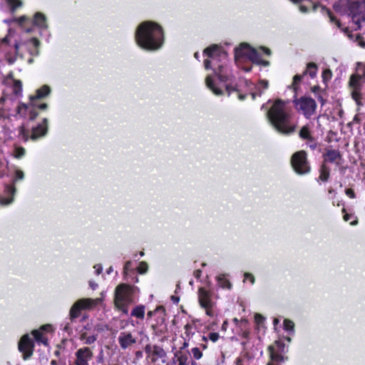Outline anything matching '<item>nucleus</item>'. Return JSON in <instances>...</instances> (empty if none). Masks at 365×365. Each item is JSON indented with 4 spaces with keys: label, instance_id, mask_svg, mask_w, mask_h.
<instances>
[{
    "label": "nucleus",
    "instance_id": "f257e3e1",
    "mask_svg": "<svg viewBox=\"0 0 365 365\" xmlns=\"http://www.w3.org/2000/svg\"><path fill=\"white\" fill-rule=\"evenodd\" d=\"M135 41L142 48L149 51L159 49L163 42V31L161 26L153 21L140 24L135 32Z\"/></svg>",
    "mask_w": 365,
    "mask_h": 365
},
{
    "label": "nucleus",
    "instance_id": "f03ea898",
    "mask_svg": "<svg viewBox=\"0 0 365 365\" xmlns=\"http://www.w3.org/2000/svg\"><path fill=\"white\" fill-rule=\"evenodd\" d=\"M285 102L277 100L267 113V118L273 127L280 133L289 135L295 130L296 125L292 123Z\"/></svg>",
    "mask_w": 365,
    "mask_h": 365
},
{
    "label": "nucleus",
    "instance_id": "7ed1b4c3",
    "mask_svg": "<svg viewBox=\"0 0 365 365\" xmlns=\"http://www.w3.org/2000/svg\"><path fill=\"white\" fill-rule=\"evenodd\" d=\"M235 56L236 59L245 56L252 62L264 66L269 65V62L268 61H264L261 58V54L259 50L251 47L246 43H241L239 47L235 48Z\"/></svg>",
    "mask_w": 365,
    "mask_h": 365
},
{
    "label": "nucleus",
    "instance_id": "20e7f679",
    "mask_svg": "<svg viewBox=\"0 0 365 365\" xmlns=\"http://www.w3.org/2000/svg\"><path fill=\"white\" fill-rule=\"evenodd\" d=\"M347 7L352 21L360 28L361 21H365V0H349Z\"/></svg>",
    "mask_w": 365,
    "mask_h": 365
},
{
    "label": "nucleus",
    "instance_id": "39448f33",
    "mask_svg": "<svg viewBox=\"0 0 365 365\" xmlns=\"http://www.w3.org/2000/svg\"><path fill=\"white\" fill-rule=\"evenodd\" d=\"M291 164L294 171L299 175H304L310 171L307 153L304 150L296 152L292 155Z\"/></svg>",
    "mask_w": 365,
    "mask_h": 365
},
{
    "label": "nucleus",
    "instance_id": "423d86ee",
    "mask_svg": "<svg viewBox=\"0 0 365 365\" xmlns=\"http://www.w3.org/2000/svg\"><path fill=\"white\" fill-rule=\"evenodd\" d=\"M296 109L302 112L303 115L307 118H310L315 113L317 103L315 101L307 96H303L299 98H296L294 101Z\"/></svg>",
    "mask_w": 365,
    "mask_h": 365
},
{
    "label": "nucleus",
    "instance_id": "0eeeda50",
    "mask_svg": "<svg viewBox=\"0 0 365 365\" xmlns=\"http://www.w3.org/2000/svg\"><path fill=\"white\" fill-rule=\"evenodd\" d=\"M138 289L127 284H120L115 288V303H132L133 295Z\"/></svg>",
    "mask_w": 365,
    "mask_h": 365
},
{
    "label": "nucleus",
    "instance_id": "6e6552de",
    "mask_svg": "<svg viewBox=\"0 0 365 365\" xmlns=\"http://www.w3.org/2000/svg\"><path fill=\"white\" fill-rule=\"evenodd\" d=\"M318 66L315 63L311 62L307 65L306 70L302 75H295L293 78V82L289 86L290 89H293L294 91L300 89L299 85L301 83L304 75H309L310 77L314 78L316 76Z\"/></svg>",
    "mask_w": 365,
    "mask_h": 365
},
{
    "label": "nucleus",
    "instance_id": "1a4fd4ad",
    "mask_svg": "<svg viewBox=\"0 0 365 365\" xmlns=\"http://www.w3.org/2000/svg\"><path fill=\"white\" fill-rule=\"evenodd\" d=\"M93 300L91 299H81L76 301L70 309V319L73 321L79 317L82 309H88L93 306Z\"/></svg>",
    "mask_w": 365,
    "mask_h": 365
},
{
    "label": "nucleus",
    "instance_id": "9d476101",
    "mask_svg": "<svg viewBox=\"0 0 365 365\" xmlns=\"http://www.w3.org/2000/svg\"><path fill=\"white\" fill-rule=\"evenodd\" d=\"M34 343L28 334H24L19 342V350L23 353L24 359H28L33 354Z\"/></svg>",
    "mask_w": 365,
    "mask_h": 365
},
{
    "label": "nucleus",
    "instance_id": "9b49d317",
    "mask_svg": "<svg viewBox=\"0 0 365 365\" xmlns=\"http://www.w3.org/2000/svg\"><path fill=\"white\" fill-rule=\"evenodd\" d=\"M76 365H88V361L93 358V352L89 347L79 349L75 354Z\"/></svg>",
    "mask_w": 365,
    "mask_h": 365
},
{
    "label": "nucleus",
    "instance_id": "f8f14e48",
    "mask_svg": "<svg viewBox=\"0 0 365 365\" xmlns=\"http://www.w3.org/2000/svg\"><path fill=\"white\" fill-rule=\"evenodd\" d=\"M48 132V119L43 118L41 123L38 124L32 128L31 138L36 140L39 137L46 135Z\"/></svg>",
    "mask_w": 365,
    "mask_h": 365
},
{
    "label": "nucleus",
    "instance_id": "ddd939ff",
    "mask_svg": "<svg viewBox=\"0 0 365 365\" xmlns=\"http://www.w3.org/2000/svg\"><path fill=\"white\" fill-rule=\"evenodd\" d=\"M199 302L203 308H211L212 302L210 300V294L209 292L203 287H200L198 290Z\"/></svg>",
    "mask_w": 365,
    "mask_h": 365
},
{
    "label": "nucleus",
    "instance_id": "4468645a",
    "mask_svg": "<svg viewBox=\"0 0 365 365\" xmlns=\"http://www.w3.org/2000/svg\"><path fill=\"white\" fill-rule=\"evenodd\" d=\"M118 341L123 349H127L129 346L135 344L136 340L133 337L130 333L123 332L118 337Z\"/></svg>",
    "mask_w": 365,
    "mask_h": 365
},
{
    "label": "nucleus",
    "instance_id": "2eb2a0df",
    "mask_svg": "<svg viewBox=\"0 0 365 365\" xmlns=\"http://www.w3.org/2000/svg\"><path fill=\"white\" fill-rule=\"evenodd\" d=\"M190 356L189 351L179 350L175 353V357L178 359L179 365H188L187 359Z\"/></svg>",
    "mask_w": 365,
    "mask_h": 365
},
{
    "label": "nucleus",
    "instance_id": "dca6fc26",
    "mask_svg": "<svg viewBox=\"0 0 365 365\" xmlns=\"http://www.w3.org/2000/svg\"><path fill=\"white\" fill-rule=\"evenodd\" d=\"M166 356V353L164 349L157 345L153 346V354L151 357V362L155 363L158 358H163Z\"/></svg>",
    "mask_w": 365,
    "mask_h": 365
},
{
    "label": "nucleus",
    "instance_id": "f3484780",
    "mask_svg": "<svg viewBox=\"0 0 365 365\" xmlns=\"http://www.w3.org/2000/svg\"><path fill=\"white\" fill-rule=\"evenodd\" d=\"M268 351L269 352L270 358L273 361L275 362H283L285 361L287 357H284L281 354L282 353H277L275 351V349L273 346H269L268 347Z\"/></svg>",
    "mask_w": 365,
    "mask_h": 365
},
{
    "label": "nucleus",
    "instance_id": "a211bd4d",
    "mask_svg": "<svg viewBox=\"0 0 365 365\" xmlns=\"http://www.w3.org/2000/svg\"><path fill=\"white\" fill-rule=\"evenodd\" d=\"M34 23L35 25L41 28H47L46 18L44 14L41 12H37L34 16Z\"/></svg>",
    "mask_w": 365,
    "mask_h": 365
},
{
    "label": "nucleus",
    "instance_id": "6ab92c4d",
    "mask_svg": "<svg viewBox=\"0 0 365 365\" xmlns=\"http://www.w3.org/2000/svg\"><path fill=\"white\" fill-rule=\"evenodd\" d=\"M326 160L330 163H334L337 159H341V155L339 150H328L324 154Z\"/></svg>",
    "mask_w": 365,
    "mask_h": 365
},
{
    "label": "nucleus",
    "instance_id": "aec40b11",
    "mask_svg": "<svg viewBox=\"0 0 365 365\" xmlns=\"http://www.w3.org/2000/svg\"><path fill=\"white\" fill-rule=\"evenodd\" d=\"M48 94L49 93H36V95L35 96H30L29 100L31 101V107L38 108V106L40 104L38 103V101L46 98Z\"/></svg>",
    "mask_w": 365,
    "mask_h": 365
},
{
    "label": "nucleus",
    "instance_id": "412c9836",
    "mask_svg": "<svg viewBox=\"0 0 365 365\" xmlns=\"http://www.w3.org/2000/svg\"><path fill=\"white\" fill-rule=\"evenodd\" d=\"M145 315V307L143 305H138L135 307L131 312V316L135 317L138 319H143Z\"/></svg>",
    "mask_w": 365,
    "mask_h": 365
},
{
    "label": "nucleus",
    "instance_id": "4be33fe9",
    "mask_svg": "<svg viewBox=\"0 0 365 365\" xmlns=\"http://www.w3.org/2000/svg\"><path fill=\"white\" fill-rule=\"evenodd\" d=\"M32 334L34 335V336L37 342L42 343L46 346L48 345L47 338L44 337L38 330H34L32 331Z\"/></svg>",
    "mask_w": 365,
    "mask_h": 365
},
{
    "label": "nucleus",
    "instance_id": "5701e85b",
    "mask_svg": "<svg viewBox=\"0 0 365 365\" xmlns=\"http://www.w3.org/2000/svg\"><path fill=\"white\" fill-rule=\"evenodd\" d=\"M31 107V102L29 103H20L16 108V112L21 116L25 117L26 110L29 109Z\"/></svg>",
    "mask_w": 365,
    "mask_h": 365
},
{
    "label": "nucleus",
    "instance_id": "b1692460",
    "mask_svg": "<svg viewBox=\"0 0 365 365\" xmlns=\"http://www.w3.org/2000/svg\"><path fill=\"white\" fill-rule=\"evenodd\" d=\"M320 176L319 179L323 182H326L328 180L329 178V169L325 165H322L320 169Z\"/></svg>",
    "mask_w": 365,
    "mask_h": 365
},
{
    "label": "nucleus",
    "instance_id": "393cba45",
    "mask_svg": "<svg viewBox=\"0 0 365 365\" xmlns=\"http://www.w3.org/2000/svg\"><path fill=\"white\" fill-rule=\"evenodd\" d=\"M218 51V46L217 45H213L212 46L207 47L204 50V53L207 55L208 57L214 58L215 57V53Z\"/></svg>",
    "mask_w": 365,
    "mask_h": 365
},
{
    "label": "nucleus",
    "instance_id": "a878e982",
    "mask_svg": "<svg viewBox=\"0 0 365 365\" xmlns=\"http://www.w3.org/2000/svg\"><path fill=\"white\" fill-rule=\"evenodd\" d=\"M215 74L221 81H225L227 80V76L225 73L222 65L218 66L217 69L215 71Z\"/></svg>",
    "mask_w": 365,
    "mask_h": 365
},
{
    "label": "nucleus",
    "instance_id": "bb28decb",
    "mask_svg": "<svg viewBox=\"0 0 365 365\" xmlns=\"http://www.w3.org/2000/svg\"><path fill=\"white\" fill-rule=\"evenodd\" d=\"M217 279L221 287L231 289V283L227 279H225L223 275L218 276Z\"/></svg>",
    "mask_w": 365,
    "mask_h": 365
},
{
    "label": "nucleus",
    "instance_id": "cd10ccee",
    "mask_svg": "<svg viewBox=\"0 0 365 365\" xmlns=\"http://www.w3.org/2000/svg\"><path fill=\"white\" fill-rule=\"evenodd\" d=\"M205 83H206L207 88L209 89L212 90V91H215V92L222 91L220 88H217L215 87L214 81L211 76H209L206 78Z\"/></svg>",
    "mask_w": 365,
    "mask_h": 365
},
{
    "label": "nucleus",
    "instance_id": "c85d7f7f",
    "mask_svg": "<svg viewBox=\"0 0 365 365\" xmlns=\"http://www.w3.org/2000/svg\"><path fill=\"white\" fill-rule=\"evenodd\" d=\"M361 80V77L359 76H352L351 77L349 81V86L354 90H356L359 88L358 84L359 81Z\"/></svg>",
    "mask_w": 365,
    "mask_h": 365
},
{
    "label": "nucleus",
    "instance_id": "c756f323",
    "mask_svg": "<svg viewBox=\"0 0 365 365\" xmlns=\"http://www.w3.org/2000/svg\"><path fill=\"white\" fill-rule=\"evenodd\" d=\"M299 136L303 139L312 140L309 130L307 127L304 126L299 131Z\"/></svg>",
    "mask_w": 365,
    "mask_h": 365
},
{
    "label": "nucleus",
    "instance_id": "7c9ffc66",
    "mask_svg": "<svg viewBox=\"0 0 365 365\" xmlns=\"http://www.w3.org/2000/svg\"><path fill=\"white\" fill-rule=\"evenodd\" d=\"M284 329L286 331H293L294 329V324L289 319H284Z\"/></svg>",
    "mask_w": 365,
    "mask_h": 365
},
{
    "label": "nucleus",
    "instance_id": "2f4dec72",
    "mask_svg": "<svg viewBox=\"0 0 365 365\" xmlns=\"http://www.w3.org/2000/svg\"><path fill=\"white\" fill-rule=\"evenodd\" d=\"M8 3L11 6V11H14L16 8L21 6V0H7Z\"/></svg>",
    "mask_w": 365,
    "mask_h": 365
},
{
    "label": "nucleus",
    "instance_id": "473e14b6",
    "mask_svg": "<svg viewBox=\"0 0 365 365\" xmlns=\"http://www.w3.org/2000/svg\"><path fill=\"white\" fill-rule=\"evenodd\" d=\"M274 344L277 346V350H275L276 352H277V353L284 352L285 345L282 341L277 340V341H275Z\"/></svg>",
    "mask_w": 365,
    "mask_h": 365
},
{
    "label": "nucleus",
    "instance_id": "72a5a7b5",
    "mask_svg": "<svg viewBox=\"0 0 365 365\" xmlns=\"http://www.w3.org/2000/svg\"><path fill=\"white\" fill-rule=\"evenodd\" d=\"M361 94V93H351L352 98L356 102L359 106L363 105V103L361 101V99L362 98Z\"/></svg>",
    "mask_w": 365,
    "mask_h": 365
},
{
    "label": "nucleus",
    "instance_id": "f704fd0d",
    "mask_svg": "<svg viewBox=\"0 0 365 365\" xmlns=\"http://www.w3.org/2000/svg\"><path fill=\"white\" fill-rule=\"evenodd\" d=\"M148 264L145 262H141L138 267V272L140 274H144L148 271Z\"/></svg>",
    "mask_w": 365,
    "mask_h": 365
},
{
    "label": "nucleus",
    "instance_id": "c9c22d12",
    "mask_svg": "<svg viewBox=\"0 0 365 365\" xmlns=\"http://www.w3.org/2000/svg\"><path fill=\"white\" fill-rule=\"evenodd\" d=\"M332 73L330 69H325L322 73L323 81L326 83L327 81L330 80L331 78Z\"/></svg>",
    "mask_w": 365,
    "mask_h": 365
},
{
    "label": "nucleus",
    "instance_id": "e433bc0d",
    "mask_svg": "<svg viewBox=\"0 0 365 365\" xmlns=\"http://www.w3.org/2000/svg\"><path fill=\"white\" fill-rule=\"evenodd\" d=\"M25 154V149L22 147H16L15 148L14 156L17 158H20Z\"/></svg>",
    "mask_w": 365,
    "mask_h": 365
},
{
    "label": "nucleus",
    "instance_id": "4c0bfd02",
    "mask_svg": "<svg viewBox=\"0 0 365 365\" xmlns=\"http://www.w3.org/2000/svg\"><path fill=\"white\" fill-rule=\"evenodd\" d=\"M19 135L22 136V138L26 141L29 139V135L26 131L25 127L24 125L20 126L19 128Z\"/></svg>",
    "mask_w": 365,
    "mask_h": 365
},
{
    "label": "nucleus",
    "instance_id": "58836bf2",
    "mask_svg": "<svg viewBox=\"0 0 365 365\" xmlns=\"http://www.w3.org/2000/svg\"><path fill=\"white\" fill-rule=\"evenodd\" d=\"M192 353L193 354L194 358L196 359H200L202 357V352L197 347L193 348L192 349Z\"/></svg>",
    "mask_w": 365,
    "mask_h": 365
},
{
    "label": "nucleus",
    "instance_id": "ea45409f",
    "mask_svg": "<svg viewBox=\"0 0 365 365\" xmlns=\"http://www.w3.org/2000/svg\"><path fill=\"white\" fill-rule=\"evenodd\" d=\"M125 302L115 303L116 307L121 310L124 314H128V309L125 306Z\"/></svg>",
    "mask_w": 365,
    "mask_h": 365
},
{
    "label": "nucleus",
    "instance_id": "a19ab883",
    "mask_svg": "<svg viewBox=\"0 0 365 365\" xmlns=\"http://www.w3.org/2000/svg\"><path fill=\"white\" fill-rule=\"evenodd\" d=\"M255 319L257 324H260L264 322L265 318L259 314H255Z\"/></svg>",
    "mask_w": 365,
    "mask_h": 365
},
{
    "label": "nucleus",
    "instance_id": "79ce46f5",
    "mask_svg": "<svg viewBox=\"0 0 365 365\" xmlns=\"http://www.w3.org/2000/svg\"><path fill=\"white\" fill-rule=\"evenodd\" d=\"M326 11L329 16L330 21L333 23H335L338 27H340V26H341L340 22L337 19H336L334 16L331 15V11L328 9H327Z\"/></svg>",
    "mask_w": 365,
    "mask_h": 365
},
{
    "label": "nucleus",
    "instance_id": "37998d69",
    "mask_svg": "<svg viewBox=\"0 0 365 365\" xmlns=\"http://www.w3.org/2000/svg\"><path fill=\"white\" fill-rule=\"evenodd\" d=\"M38 113L34 109H31L29 111V120L33 121L38 116Z\"/></svg>",
    "mask_w": 365,
    "mask_h": 365
},
{
    "label": "nucleus",
    "instance_id": "c03bdc74",
    "mask_svg": "<svg viewBox=\"0 0 365 365\" xmlns=\"http://www.w3.org/2000/svg\"><path fill=\"white\" fill-rule=\"evenodd\" d=\"M6 190L8 194H11L12 196L15 194L16 192V188L14 186H9V185H6Z\"/></svg>",
    "mask_w": 365,
    "mask_h": 365
},
{
    "label": "nucleus",
    "instance_id": "a18cd8bd",
    "mask_svg": "<svg viewBox=\"0 0 365 365\" xmlns=\"http://www.w3.org/2000/svg\"><path fill=\"white\" fill-rule=\"evenodd\" d=\"M153 346H151L150 344H147L145 347V351L148 355V356L153 354Z\"/></svg>",
    "mask_w": 365,
    "mask_h": 365
},
{
    "label": "nucleus",
    "instance_id": "49530a36",
    "mask_svg": "<svg viewBox=\"0 0 365 365\" xmlns=\"http://www.w3.org/2000/svg\"><path fill=\"white\" fill-rule=\"evenodd\" d=\"M13 200V197H11L10 199H5L4 197H0V203L1 205H9L12 202Z\"/></svg>",
    "mask_w": 365,
    "mask_h": 365
},
{
    "label": "nucleus",
    "instance_id": "de8ad7c7",
    "mask_svg": "<svg viewBox=\"0 0 365 365\" xmlns=\"http://www.w3.org/2000/svg\"><path fill=\"white\" fill-rule=\"evenodd\" d=\"M96 341V336L95 335L88 336L86 339L85 343L86 344H91Z\"/></svg>",
    "mask_w": 365,
    "mask_h": 365
},
{
    "label": "nucleus",
    "instance_id": "09e8293b",
    "mask_svg": "<svg viewBox=\"0 0 365 365\" xmlns=\"http://www.w3.org/2000/svg\"><path fill=\"white\" fill-rule=\"evenodd\" d=\"M14 91L21 90V82L20 81H14Z\"/></svg>",
    "mask_w": 365,
    "mask_h": 365
},
{
    "label": "nucleus",
    "instance_id": "8fccbe9b",
    "mask_svg": "<svg viewBox=\"0 0 365 365\" xmlns=\"http://www.w3.org/2000/svg\"><path fill=\"white\" fill-rule=\"evenodd\" d=\"M209 338L212 341H216L219 339V334L216 332H212L209 334Z\"/></svg>",
    "mask_w": 365,
    "mask_h": 365
},
{
    "label": "nucleus",
    "instance_id": "3c124183",
    "mask_svg": "<svg viewBox=\"0 0 365 365\" xmlns=\"http://www.w3.org/2000/svg\"><path fill=\"white\" fill-rule=\"evenodd\" d=\"M346 194L351 198H355L356 195L354 190L351 188L346 189Z\"/></svg>",
    "mask_w": 365,
    "mask_h": 365
},
{
    "label": "nucleus",
    "instance_id": "603ef678",
    "mask_svg": "<svg viewBox=\"0 0 365 365\" xmlns=\"http://www.w3.org/2000/svg\"><path fill=\"white\" fill-rule=\"evenodd\" d=\"M24 174L21 170L16 171V180H22L24 178Z\"/></svg>",
    "mask_w": 365,
    "mask_h": 365
},
{
    "label": "nucleus",
    "instance_id": "864d4df0",
    "mask_svg": "<svg viewBox=\"0 0 365 365\" xmlns=\"http://www.w3.org/2000/svg\"><path fill=\"white\" fill-rule=\"evenodd\" d=\"M31 43H32L33 46H34L35 48H38V46H39V45H40V41H39L36 38H32L31 39Z\"/></svg>",
    "mask_w": 365,
    "mask_h": 365
},
{
    "label": "nucleus",
    "instance_id": "5fc2aeb1",
    "mask_svg": "<svg viewBox=\"0 0 365 365\" xmlns=\"http://www.w3.org/2000/svg\"><path fill=\"white\" fill-rule=\"evenodd\" d=\"M259 50L262 51L267 56H270L272 53L271 50L269 48L264 47V46L259 47Z\"/></svg>",
    "mask_w": 365,
    "mask_h": 365
},
{
    "label": "nucleus",
    "instance_id": "6e6d98bb",
    "mask_svg": "<svg viewBox=\"0 0 365 365\" xmlns=\"http://www.w3.org/2000/svg\"><path fill=\"white\" fill-rule=\"evenodd\" d=\"M36 91H51V88L48 85H43L41 88L37 89Z\"/></svg>",
    "mask_w": 365,
    "mask_h": 365
},
{
    "label": "nucleus",
    "instance_id": "4d7b16f0",
    "mask_svg": "<svg viewBox=\"0 0 365 365\" xmlns=\"http://www.w3.org/2000/svg\"><path fill=\"white\" fill-rule=\"evenodd\" d=\"M132 262L130 261H128L125 262L124 265V272L126 273V272L131 267Z\"/></svg>",
    "mask_w": 365,
    "mask_h": 365
},
{
    "label": "nucleus",
    "instance_id": "13d9d810",
    "mask_svg": "<svg viewBox=\"0 0 365 365\" xmlns=\"http://www.w3.org/2000/svg\"><path fill=\"white\" fill-rule=\"evenodd\" d=\"M259 83L262 85L261 88L267 89L268 88V82L267 81H261Z\"/></svg>",
    "mask_w": 365,
    "mask_h": 365
},
{
    "label": "nucleus",
    "instance_id": "bf43d9fd",
    "mask_svg": "<svg viewBox=\"0 0 365 365\" xmlns=\"http://www.w3.org/2000/svg\"><path fill=\"white\" fill-rule=\"evenodd\" d=\"M103 361V350H101L98 356V362L102 363Z\"/></svg>",
    "mask_w": 365,
    "mask_h": 365
},
{
    "label": "nucleus",
    "instance_id": "052dcab7",
    "mask_svg": "<svg viewBox=\"0 0 365 365\" xmlns=\"http://www.w3.org/2000/svg\"><path fill=\"white\" fill-rule=\"evenodd\" d=\"M171 300L175 303V304H178L180 301V297H177V296H175V295H173L171 296Z\"/></svg>",
    "mask_w": 365,
    "mask_h": 365
},
{
    "label": "nucleus",
    "instance_id": "680f3d73",
    "mask_svg": "<svg viewBox=\"0 0 365 365\" xmlns=\"http://www.w3.org/2000/svg\"><path fill=\"white\" fill-rule=\"evenodd\" d=\"M48 108V105L46 103H40L39 106H38V108L41 110H46Z\"/></svg>",
    "mask_w": 365,
    "mask_h": 365
},
{
    "label": "nucleus",
    "instance_id": "e2e57ef3",
    "mask_svg": "<svg viewBox=\"0 0 365 365\" xmlns=\"http://www.w3.org/2000/svg\"><path fill=\"white\" fill-rule=\"evenodd\" d=\"M210 63H211V62L210 60H208V59L205 60L204 65H205V67L206 69H208L210 68Z\"/></svg>",
    "mask_w": 365,
    "mask_h": 365
},
{
    "label": "nucleus",
    "instance_id": "0e129e2a",
    "mask_svg": "<svg viewBox=\"0 0 365 365\" xmlns=\"http://www.w3.org/2000/svg\"><path fill=\"white\" fill-rule=\"evenodd\" d=\"M202 271L200 269H197L195 272L194 275L196 278L199 279L201 276Z\"/></svg>",
    "mask_w": 365,
    "mask_h": 365
},
{
    "label": "nucleus",
    "instance_id": "69168bd1",
    "mask_svg": "<svg viewBox=\"0 0 365 365\" xmlns=\"http://www.w3.org/2000/svg\"><path fill=\"white\" fill-rule=\"evenodd\" d=\"M244 276H245V277L250 276V279L251 282H252V283H254V282H255V277H254V276H253L252 274H250V273H247H247H245Z\"/></svg>",
    "mask_w": 365,
    "mask_h": 365
},
{
    "label": "nucleus",
    "instance_id": "338daca9",
    "mask_svg": "<svg viewBox=\"0 0 365 365\" xmlns=\"http://www.w3.org/2000/svg\"><path fill=\"white\" fill-rule=\"evenodd\" d=\"M237 97L240 100L242 101L246 98V94L242 93H238Z\"/></svg>",
    "mask_w": 365,
    "mask_h": 365
},
{
    "label": "nucleus",
    "instance_id": "774afa93",
    "mask_svg": "<svg viewBox=\"0 0 365 365\" xmlns=\"http://www.w3.org/2000/svg\"><path fill=\"white\" fill-rule=\"evenodd\" d=\"M50 327H51V325H50V324H46V325H43V326L41 327V330H43V331H47Z\"/></svg>",
    "mask_w": 365,
    "mask_h": 365
}]
</instances>
